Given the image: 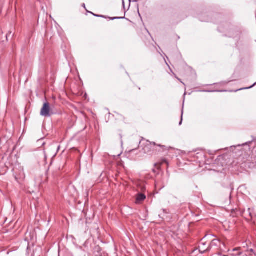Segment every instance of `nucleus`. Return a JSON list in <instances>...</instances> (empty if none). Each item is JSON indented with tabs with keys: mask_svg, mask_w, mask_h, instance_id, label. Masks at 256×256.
<instances>
[{
	"mask_svg": "<svg viewBox=\"0 0 256 256\" xmlns=\"http://www.w3.org/2000/svg\"><path fill=\"white\" fill-rule=\"evenodd\" d=\"M144 144V146L143 148V150L145 154H152L156 153L157 151L161 152L160 150L158 149V148H162V152L166 150V146L161 144H156L154 142H150L148 140H146V144Z\"/></svg>",
	"mask_w": 256,
	"mask_h": 256,
	"instance_id": "obj_1",
	"label": "nucleus"
},
{
	"mask_svg": "<svg viewBox=\"0 0 256 256\" xmlns=\"http://www.w3.org/2000/svg\"><path fill=\"white\" fill-rule=\"evenodd\" d=\"M54 113L51 112L50 106L48 102H45L41 108L40 114L44 117H50Z\"/></svg>",
	"mask_w": 256,
	"mask_h": 256,
	"instance_id": "obj_2",
	"label": "nucleus"
},
{
	"mask_svg": "<svg viewBox=\"0 0 256 256\" xmlns=\"http://www.w3.org/2000/svg\"><path fill=\"white\" fill-rule=\"evenodd\" d=\"M206 245L205 242H200L199 246L200 250L202 253H204L205 252L208 250L210 248V246H208L206 248H204V246Z\"/></svg>",
	"mask_w": 256,
	"mask_h": 256,
	"instance_id": "obj_3",
	"label": "nucleus"
},
{
	"mask_svg": "<svg viewBox=\"0 0 256 256\" xmlns=\"http://www.w3.org/2000/svg\"><path fill=\"white\" fill-rule=\"evenodd\" d=\"M146 198V196L142 193L138 194L136 198V202L137 203L140 202L144 200Z\"/></svg>",
	"mask_w": 256,
	"mask_h": 256,
	"instance_id": "obj_4",
	"label": "nucleus"
},
{
	"mask_svg": "<svg viewBox=\"0 0 256 256\" xmlns=\"http://www.w3.org/2000/svg\"><path fill=\"white\" fill-rule=\"evenodd\" d=\"M218 240H213L211 243L208 245L210 246V248L211 246H216L218 244Z\"/></svg>",
	"mask_w": 256,
	"mask_h": 256,
	"instance_id": "obj_5",
	"label": "nucleus"
},
{
	"mask_svg": "<svg viewBox=\"0 0 256 256\" xmlns=\"http://www.w3.org/2000/svg\"><path fill=\"white\" fill-rule=\"evenodd\" d=\"M240 250V248H234L233 250V252H238V253H236V254H232V256H240L242 254V252H239Z\"/></svg>",
	"mask_w": 256,
	"mask_h": 256,
	"instance_id": "obj_6",
	"label": "nucleus"
},
{
	"mask_svg": "<svg viewBox=\"0 0 256 256\" xmlns=\"http://www.w3.org/2000/svg\"><path fill=\"white\" fill-rule=\"evenodd\" d=\"M255 85H256V82L255 83H254L252 86H249L248 88H240L239 90H234V92H236L238 90H246V89H250V88H252L253 86H254Z\"/></svg>",
	"mask_w": 256,
	"mask_h": 256,
	"instance_id": "obj_7",
	"label": "nucleus"
},
{
	"mask_svg": "<svg viewBox=\"0 0 256 256\" xmlns=\"http://www.w3.org/2000/svg\"><path fill=\"white\" fill-rule=\"evenodd\" d=\"M252 144V142H246L244 144H243L242 145L238 144V145L236 146H231V148H232V147H236V146H246V145H249L250 144Z\"/></svg>",
	"mask_w": 256,
	"mask_h": 256,
	"instance_id": "obj_8",
	"label": "nucleus"
},
{
	"mask_svg": "<svg viewBox=\"0 0 256 256\" xmlns=\"http://www.w3.org/2000/svg\"><path fill=\"white\" fill-rule=\"evenodd\" d=\"M124 18V17H114V18H110V19L112 20H116V19H122Z\"/></svg>",
	"mask_w": 256,
	"mask_h": 256,
	"instance_id": "obj_9",
	"label": "nucleus"
},
{
	"mask_svg": "<svg viewBox=\"0 0 256 256\" xmlns=\"http://www.w3.org/2000/svg\"><path fill=\"white\" fill-rule=\"evenodd\" d=\"M226 90H218V92H226ZM202 92H215V90H202Z\"/></svg>",
	"mask_w": 256,
	"mask_h": 256,
	"instance_id": "obj_10",
	"label": "nucleus"
},
{
	"mask_svg": "<svg viewBox=\"0 0 256 256\" xmlns=\"http://www.w3.org/2000/svg\"><path fill=\"white\" fill-rule=\"evenodd\" d=\"M182 115H183V110L182 111V116H181V120L179 122V125H181L182 122Z\"/></svg>",
	"mask_w": 256,
	"mask_h": 256,
	"instance_id": "obj_11",
	"label": "nucleus"
},
{
	"mask_svg": "<svg viewBox=\"0 0 256 256\" xmlns=\"http://www.w3.org/2000/svg\"><path fill=\"white\" fill-rule=\"evenodd\" d=\"M162 164H166L167 165L168 164V162L167 160L166 159H164V160H162Z\"/></svg>",
	"mask_w": 256,
	"mask_h": 256,
	"instance_id": "obj_12",
	"label": "nucleus"
},
{
	"mask_svg": "<svg viewBox=\"0 0 256 256\" xmlns=\"http://www.w3.org/2000/svg\"><path fill=\"white\" fill-rule=\"evenodd\" d=\"M90 13L92 14H94V16H97V17H102V18H104V17L103 16L94 14L92 12H90Z\"/></svg>",
	"mask_w": 256,
	"mask_h": 256,
	"instance_id": "obj_13",
	"label": "nucleus"
},
{
	"mask_svg": "<svg viewBox=\"0 0 256 256\" xmlns=\"http://www.w3.org/2000/svg\"><path fill=\"white\" fill-rule=\"evenodd\" d=\"M177 79H178L179 81H180L182 83L184 84V83H183V82L180 80V78H177Z\"/></svg>",
	"mask_w": 256,
	"mask_h": 256,
	"instance_id": "obj_14",
	"label": "nucleus"
},
{
	"mask_svg": "<svg viewBox=\"0 0 256 256\" xmlns=\"http://www.w3.org/2000/svg\"><path fill=\"white\" fill-rule=\"evenodd\" d=\"M248 212L250 216H251V212H250V209H248Z\"/></svg>",
	"mask_w": 256,
	"mask_h": 256,
	"instance_id": "obj_15",
	"label": "nucleus"
},
{
	"mask_svg": "<svg viewBox=\"0 0 256 256\" xmlns=\"http://www.w3.org/2000/svg\"><path fill=\"white\" fill-rule=\"evenodd\" d=\"M252 167H255L256 168V164L252 166Z\"/></svg>",
	"mask_w": 256,
	"mask_h": 256,
	"instance_id": "obj_16",
	"label": "nucleus"
},
{
	"mask_svg": "<svg viewBox=\"0 0 256 256\" xmlns=\"http://www.w3.org/2000/svg\"><path fill=\"white\" fill-rule=\"evenodd\" d=\"M82 6H83V7H84V8H86V6H85V4H82Z\"/></svg>",
	"mask_w": 256,
	"mask_h": 256,
	"instance_id": "obj_17",
	"label": "nucleus"
},
{
	"mask_svg": "<svg viewBox=\"0 0 256 256\" xmlns=\"http://www.w3.org/2000/svg\"><path fill=\"white\" fill-rule=\"evenodd\" d=\"M229 82H230V81H228V82H225L224 84H228Z\"/></svg>",
	"mask_w": 256,
	"mask_h": 256,
	"instance_id": "obj_18",
	"label": "nucleus"
},
{
	"mask_svg": "<svg viewBox=\"0 0 256 256\" xmlns=\"http://www.w3.org/2000/svg\"><path fill=\"white\" fill-rule=\"evenodd\" d=\"M250 251L252 252H253V250L252 249H250Z\"/></svg>",
	"mask_w": 256,
	"mask_h": 256,
	"instance_id": "obj_19",
	"label": "nucleus"
},
{
	"mask_svg": "<svg viewBox=\"0 0 256 256\" xmlns=\"http://www.w3.org/2000/svg\"><path fill=\"white\" fill-rule=\"evenodd\" d=\"M223 256H226V255H224Z\"/></svg>",
	"mask_w": 256,
	"mask_h": 256,
	"instance_id": "obj_20",
	"label": "nucleus"
}]
</instances>
